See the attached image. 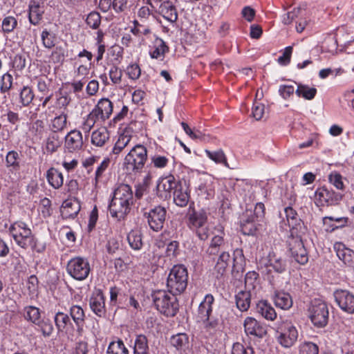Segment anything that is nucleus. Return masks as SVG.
<instances>
[{
  "mask_svg": "<svg viewBox=\"0 0 354 354\" xmlns=\"http://www.w3.org/2000/svg\"><path fill=\"white\" fill-rule=\"evenodd\" d=\"M198 195L204 196L207 199L213 198L214 196V189L212 186V182L206 180L201 183L198 187Z\"/></svg>",
  "mask_w": 354,
  "mask_h": 354,
  "instance_id": "obj_47",
  "label": "nucleus"
},
{
  "mask_svg": "<svg viewBox=\"0 0 354 354\" xmlns=\"http://www.w3.org/2000/svg\"><path fill=\"white\" fill-rule=\"evenodd\" d=\"M329 181L333 184L337 189L344 190V185L342 181V176L339 173H334L329 175Z\"/></svg>",
  "mask_w": 354,
  "mask_h": 354,
  "instance_id": "obj_63",
  "label": "nucleus"
},
{
  "mask_svg": "<svg viewBox=\"0 0 354 354\" xmlns=\"http://www.w3.org/2000/svg\"><path fill=\"white\" fill-rule=\"evenodd\" d=\"M308 316L315 326L323 328L328 322V306L320 299H314L308 308Z\"/></svg>",
  "mask_w": 354,
  "mask_h": 354,
  "instance_id": "obj_5",
  "label": "nucleus"
},
{
  "mask_svg": "<svg viewBox=\"0 0 354 354\" xmlns=\"http://www.w3.org/2000/svg\"><path fill=\"white\" fill-rule=\"evenodd\" d=\"M67 114L62 112L52 120L53 133L62 131L66 126Z\"/></svg>",
  "mask_w": 354,
  "mask_h": 354,
  "instance_id": "obj_53",
  "label": "nucleus"
},
{
  "mask_svg": "<svg viewBox=\"0 0 354 354\" xmlns=\"http://www.w3.org/2000/svg\"><path fill=\"white\" fill-rule=\"evenodd\" d=\"M133 202V194L131 186L120 184L115 189L109 205L111 216L118 221L124 219L130 212Z\"/></svg>",
  "mask_w": 354,
  "mask_h": 354,
  "instance_id": "obj_1",
  "label": "nucleus"
},
{
  "mask_svg": "<svg viewBox=\"0 0 354 354\" xmlns=\"http://www.w3.org/2000/svg\"><path fill=\"white\" fill-rule=\"evenodd\" d=\"M129 246L134 250H140L143 246L142 234L138 230H132L127 234Z\"/></svg>",
  "mask_w": 354,
  "mask_h": 354,
  "instance_id": "obj_35",
  "label": "nucleus"
},
{
  "mask_svg": "<svg viewBox=\"0 0 354 354\" xmlns=\"http://www.w3.org/2000/svg\"><path fill=\"white\" fill-rule=\"evenodd\" d=\"M188 283V272L183 265L174 266L171 269L167 280L168 291L171 295L183 293Z\"/></svg>",
  "mask_w": 354,
  "mask_h": 354,
  "instance_id": "obj_4",
  "label": "nucleus"
},
{
  "mask_svg": "<svg viewBox=\"0 0 354 354\" xmlns=\"http://www.w3.org/2000/svg\"><path fill=\"white\" fill-rule=\"evenodd\" d=\"M162 17L171 23H175L178 19V12L172 1H165L159 8Z\"/></svg>",
  "mask_w": 354,
  "mask_h": 354,
  "instance_id": "obj_23",
  "label": "nucleus"
},
{
  "mask_svg": "<svg viewBox=\"0 0 354 354\" xmlns=\"http://www.w3.org/2000/svg\"><path fill=\"white\" fill-rule=\"evenodd\" d=\"M106 250L109 254L116 257L123 252L121 242L115 238H111L108 241Z\"/></svg>",
  "mask_w": 354,
  "mask_h": 354,
  "instance_id": "obj_48",
  "label": "nucleus"
},
{
  "mask_svg": "<svg viewBox=\"0 0 354 354\" xmlns=\"http://www.w3.org/2000/svg\"><path fill=\"white\" fill-rule=\"evenodd\" d=\"M131 139V136L122 133L120 134L118 138V140L115 143L112 148L110 156L113 155L118 156L121 151L129 145Z\"/></svg>",
  "mask_w": 354,
  "mask_h": 354,
  "instance_id": "obj_41",
  "label": "nucleus"
},
{
  "mask_svg": "<svg viewBox=\"0 0 354 354\" xmlns=\"http://www.w3.org/2000/svg\"><path fill=\"white\" fill-rule=\"evenodd\" d=\"M176 295H169L165 290L154 291L151 297L157 310L167 317L175 316L179 309Z\"/></svg>",
  "mask_w": 354,
  "mask_h": 354,
  "instance_id": "obj_3",
  "label": "nucleus"
},
{
  "mask_svg": "<svg viewBox=\"0 0 354 354\" xmlns=\"http://www.w3.org/2000/svg\"><path fill=\"white\" fill-rule=\"evenodd\" d=\"M295 93L298 97H302L306 100H313L317 94L315 88L309 87L308 85L299 84Z\"/></svg>",
  "mask_w": 354,
  "mask_h": 354,
  "instance_id": "obj_45",
  "label": "nucleus"
},
{
  "mask_svg": "<svg viewBox=\"0 0 354 354\" xmlns=\"http://www.w3.org/2000/svg\"><path fill=\"white\" fill-rule=\"evenodd\" d=\"M83 145L82 135L80 131L73 130L65 138V147L69 152L80 150Z\"/></svg>",
  "mask_w": 354,
  "mask_h": 354,
  "instance_id": "obj_19",
  "label": "nucleus"
},
{
  "mask_svg": "<svg viewBox=\"0 0 354 354\" xmlns=\"http://www.w3.org/2000/svg\"><path fill=\"white\" fill-rule=\"evenodd\" d=\"M168 50L169 48L166 43L162 39H160L155 50L151 53V56L152 58L158 59L160 56L164 55Z\"/></svg>",
  "mask_w": 354,
  "mask_h": 354,
  "instance_id": "obj_60",
  "label": "nucleus"
},
{
  "mask_svg": "<svg viewBox=\"0 0 354 354\" xmlns=\"http://www.w3.org/2000/svg\"><path fill=\"white\" fill-rule=\"evenodd\" d=\"M66 270L71 277L77 281H83L88 277L91 266L86 259L77 257L68 262Z\"/></svg>",
  "mask_w": 354,
  "mask_h": 354,
  "instance_id": "obj_7",
  "label": "nucleus"
},
{
  "mask_svg": "<svg viewBox=\"0 0 354 354\" xmlns=\"http://www.w3.org/2000/svg\"><path fill=\"white\" fill-rule=\"evenodd\" d=\"M17 25V19L14 17L8 16L3 19L1 27L4 32L9 33L13 31Z\"/></svg>",
  "mask_w": 354,
  "mask_h": 354,
  "instance_id": "obj_56",
  "label": "nucleus"
},
{
  "mask_svg": "<svg viewBox=\"0 0 354 354\" xmlns=\"http://www.w3.org/2000/svg\"><path fill=\"white\" fill-rule=\"evenodd\" d=\"M278 342L285 348H290L297 342L298 331L290 322H284L277 330Z\"/></svg>",
  "mask_w": 354,
  "mask_h": 354,
  "instance_id": "obj_8",
  "label": "nucleus"
},
{
  "mask_svg": "<svg viewBox=\"0 0 354 354\" xmlns=\"http://www.w3.org/2000/svg\"><path fill=\"white\" fill-rule=\"evenodd\" d=\"M86 23L92 29H97L101 24V15L97 12H91L86 17Z\"/></svg>",
  "mask_w": 354,
  "mask_h": 354,
  "instance_id": "obj_55",
  "label": "nucleus"
},
{
  "mask_svg": "<svg viewBox=\"0 0 354 354\" xmlns=\"http://www.w3.org/2000/svg\"><path fill=\"white\" fill-rule=\"evenodd\" d=\"M89 305L92 311L99 317L106 314L105 297L102 291L97 290L90 298Z\"/></svg>",
  "mask_w": 354,
  "mask_h": 354,
  "instance_id": "obj_17",
  "label": "nucleus"
},
{
  "mask_svg": "<svg viewBox=\"0 0 354 354\" xmlns=\"http://www.w3.org/2000/svg\"><path fill=\"white\" fill-rule=\"evenodd\" d=\"M101 115V122L108 120L113 113V103L108 98L100 100L94 108Z\"/></svg>",
  "mask_w": 354,
  "mask_h": 354,
  "instance_id": "obj_24",
  "label": "nucleus"
},
{
  "mask_svg": "<svg viewBox=\"0 0 354 354\" xmlns=\"http://www.w3.org/2000/svg\"><path fill=\"white\" fill-rule=\"evenodd\" d=\"M149 351L147 337L142 334L137 335L134 342L133 354H149Z\"/></svg>",
  "mask_w": 354,
  "mask_h": 354,
  "instance_id": "obj_37",
  "label": "nucleus"
},
{
  "mask_svg": "<svg viewBox=\"0 0 354 354\" xmlns=\"http://www.w3.org/2000/svg\"><path fill=\"white\" fill-rule=\"evenodd\" d=\"M257 312L268 320H274L277 317L274 308L267 301H260L257 304Z\"/></svg>",
  "mask_w": 354,
  "mask_h": 354,
  "instance_id": "obj_29",
  "label": "nucleus"
},
{
  "mask_svg": "<svg viewBox=\"0 0 354 354\" xmlns=\"http://www.w3.org/2000/svg\"><path fill=\"white\" fill-rule=\"evenodd\" d=\"M109 77L113 84H120L122 76V71L118 66L113 65L109 72Z\"/></svg>",
  "mask_w": 354,
  "mask_h": 354,
  "instance_id": "obj_61",
  "label": "nucleus"
},
{
  "mask_svg": "<svg viewBox=\"0 0 354 354\" xmlns=\"http://www.w3.org/2000/svg\"><path fill=\"white\" fill-rule=\"evenodd\" d=\"M24 317L26 320L35 324L40 319V310L38 308L29 306L24 308Z\"/></svg>",
  "mask_w": 354,
  "mask_h": 354,
  "instance_id": "obj_51",
  "label": "nucleus"
},
{
  "mask_svg": "<svg viewBox=\"0 0 354 354\" xmlns=\"http://www.w3.org/2000/svg\"><path fill=\"white\" fill-rule=\"evenodd\" d=\"M19 153L14 150L10 151L6 156V166L12 172L18 171L20 169Z\"/></svg>",
  "mask_w": 354,
  "mask_h": 354,
  "instance_id": "obj_36",
  "label": "nucleus"
},
{
  "mask_svg": "<svg viewBox=\"0 0 354 354\" xmlns=\"http://www.w3.org/2000/svg\"><path fill=\"white\" fill-rule=\"evenodd\" d=\"M302 236H290L288 245L292 258L298 263L304 265L308 261V255L302 241Z\"/></svg>",
  "mask_w": 354,
  "mask_h": 354,
  "instance_id": "obj_10",
  "label": "nucleus"
},
{
  "mask_svg": "<svg viewBox=\"0 0 354 354\" xmlns=\"http://www.w3.org/2000/svg\"><path fill=\"white\" fill-rule=\"evenodd\" d=\"M35 98V93L32 88L28 86H24L19 91V102L21 107H28L32 104Z\"/></svg>",
  "mask_w": 354,
  "mask_h": 354,
  "instance_id": "obj_32",
  "label": "nucleus"
},
{
  "mask_svg": "<svg viewBox=\"0 0 354 354\" xmlns=\"http://www.w3.org/2000/svg\"><path fill=\"white\" fill-rule=\"evenodd\" d=\"M306 14V9L301 6L295 8L292 11L288 12L286 17L283 18V23L285 24H290L295 19H301Z\"/></svg>",
  "mask_w": 354,
  "mask_h": 354,
  "instance_id": "obj_49",
  "label": "nucleus"
},
{
  "mask_svg": "<svg viewBox=\"0 0 354 354\" xmlns=\"http://www.w3.org/2000/svg\"><path fill=\"white\" fill-rule=\"evenodd\" d=\"M80 210V205L78 201H66L64 202L62 209L61 214L63 218H74L77 216Z\"/></svg>",
  "mask_w": 354,
  "mask_h": 354,
  "instance_id": "obj_26",
  "label": "nucleus"
},
{
  "mask_svg": "<svg viewBox=\"0 0 354 354\" xmlns=\"http://www.w3.org/2000/svg\"><path fill=\"white\" fill-rule=\"evenodd\" d=\"M268 265L277 273L284 272L287 267L286 261L274 254H269Z\"/></svg>",
  "mask_w": 354,
  "mask_h": 354,
  "instance_id": "obj_39",
  "label": "nucleus"
},
{
  "mask_svg": "<svg viewBox=\"0 0 354 354\" xmlns=\"http://www.w3.org/2000/svg\"><path fill=\"white\" fill-rule=\"evenodd\" d=\"M46 178L48 183L55 189H59L64 183L62 174L54 167H50L47 171Z\"/></svg>",
  "mask_w": 354,
  "mask_h": 354,
  "instance_id": "obj_33",
  "label": "nucleus"
},
{
  "mask_svg": "<svg viewBox=\"0 0 354 354\" xmlns=\"http://www.w3.org/2000/svg\"><path fill=\"white\" fill-rule=\"evenodd\" d=\"M109 140L110 133L106 127L99 128L92 132L91 143L95 147H104Z\"/></svg>",
  "mask_w": 354,
  "mask_h": 354,
  "instance_id": "obj_22",
  "label": "nucleus"
},
{
  "mask_svg": "<svg viewBox=\"0 0 354 354\" xmlns=\"http://www.w3.org/2000/svg\"><path fill=\"white\" fill-rule=\"evenodd\" d=\"M12 76L8 73H5L1 80V91L6 93L8 91L12 85Z\"/></svg>",
  "mask_w": 354,
  "mask_h": 354,
  "instance_id": "obj_62",
  "label": "nucleus"
},
{
  "mask_svg": "<svg viewBox=\"0 0 354 354\" xmlns=\"http://www.w3.org/2000/svg\"><path fill=\"white\" fill-rule=\"evenodd\" d=\"M245 265V259L242 249H236L234 251L232 272H243Z\"/></svg>",
  "mask_w": 354,
  "mask_h": 354,
  "instance_id": "obj_43",
  "label": "nucleus"
},
{
  "mask_svg": "<svg viewBox=\"0 0 354 354\" xmlns=\"http://www.w3.org/2000/svg\"><path fill=\"white\" fill-rule=\"evenodd\" d=\"M170 343L176 350L185 351L189 347V337L186 333H178L171 337Z\"/></svg>",
  "mask_w": 354,
  "mask_h": 354,
  "instance_id": "obj_34",
  "label": "nucleus"
},
{
  "mask_svg": "<svg viewBox=\"0 0 354 354\" xmlns=\"http://www.w3.org/2000/svg\"><path fill=\"white\" fill-rule=\"evenodd\" d=\"M147 160V148L142 145L134 146L124 158V164L128 169L133 172H140Z\"/></svg>",
  "mask_w": 354,
  "mask_h": 354,
  "instance_id": "obj_6",
  "label": "nucleus"
},
{
  "mask_svg": "<svg viewBox=\"0 0 354 354\" xmlns=\"http://www.w3.org/2000/svg\"><path fill=\"white\" fill-rule=\"evenodd\" d=\"M44 11L35 1H31L29 5L28 19L30 24L37 25L42 19Z\"/></svg>",
  "mask_w": 354,
  "mask_h": 354,
  "instance_id": "obj_38",
  "label": "nucleus"
},
{
  "mask_svg": "<svg viewBox=\"0 0 354 354\" xmlns=\"http://www.w3.org/2000/svg\"><path fill=\"white\" fill-rule=\"evenodd\" d=\"M348 220L347 217L325 216L323 218V223L327 226L326 231L333 232L337 229L346 226Z\"/></svg>",
  "mask_w": 354,
  "mask_h": 354,
  "instance_id": "obj_27",
  "label": "nucleus"
},
{
  "mask_svg": "<svg viewBox=\"0 0 354 354\" xmlns=\"http://www.w3.org/2000/svg\"><path fill=\"white\" fill-rule=\"evenodd\" d=\"M274 302L277 307L283 310H288L292 306V299L290 295L282 291L275 292Z\"/></svg>",
  "mask_w": 354,
  "mask_h": 354,
  "instance_id": "obj_30",
  "label": "nucleus"
},
{
  "mask_svg": "<svg viewBox=\"0 0 354 354\" xmlns=\"http://www.w3.org/2000/svg\"><path fill=\"white\" fill-rule=\"evenodd\" d=\"M60 147L59 136L55 133L49 135L46 140V150L48 153H53Z\"/></svg>",
  "mask_w": 354,
  "mask_h": 354,
  "instance_id": "obj_50",
  "label": "nucleus"
},
{
  "mask_svg": "<svg viewBox=\"0 0 354 354\" xmlns=\"http://www.w3.org/2000/svg\"><path fill=\"white\" fill-rule=\"evenodd\" d=\"M69 313L76 326V335L82 337L84 332L85 313L83 308L78 305H73L70 308Z\"/></svg>",
  "mask_w": 354,
  "mask_h": 354,
  "instance_id": "obj_16",
  "label": "nucleus"
},
{
  "mask_svg": "<svg viewBox=\"0 0 354 354\" xmlns=\"http://www.w3.org/2000/svg\"><path fill=\"white\" fill-rule=\"evenodd\" d=\"M110 164V158H106L103 160V161L100 164V165L97 167L95 171V185H97L99 180L102 178L104 172L109 167Z\"/></svg>",
  "mask_w": 354,
  "mask_h": 354,
  "instance_id": "obj_58",
  "label": "nucleus"
},
{
  "mask_svg": "<svg viewBox=\"0 0 354 354\" xmlns=\"http://www.w3.org/2000/svg\"><path fill=\"white\" fill-rule=\"evenodd\" d=\"M205 153L209 159L213 160L216 164H221L227 168L232 169L230 167L227 160V157L222 149H218L214 151L205 149Z\"/></svg>",
  "mask_w": 354,
  "mask_h": 354,
  "instance_id": "obj_42",
  "label": "nucleus"
},
{
  "mask_svg": "<svg viewBox=\"0 0 354 354\" xmlns=\"http://www.w3.org/2000/svg\"><path fill=\"white\" fill-rule=\"evenodd\" d=\"M214 301V298L213 295L207 294L200 304L198 309V317L200 319L201 322L209 319V315H211L212 312V304Z\"/></svg>",
  "mask_w": 354,
  "mask_h": 354,
  "instance_id": "obj_21",
  "label": "nucleus"
},
{
  "mask_svg": "<svg viewBox=\"0 0 354 354\" xmlns=\"http://www.w3.org/2000/svg\"><path fill=\"white\" fill-rule=\"evenodd\" d=\"M343 195L326 187L318 188L315 192V203L317 206H332L339 203Z\"/></svg>",
  "mask_w": 354,
  "mask_h": 354,
  "instance_id": "obj_11",
  "label": "nucleus"
},
{
  "mask_svg": "<svg viewBox=\"0 0 354 354\" xmlns=\"http://www.w3.org/2000/svg\"><path fill=\"white\" fill-rule=\"evenodd\" d=\"M334 297L339 307L344 312L354 313V295L346 290H337L334 292Z\"/></svg>",
  "mask_w": 354,
  "mask_h": 354,
  "instance_id": "obj_13",
  "label": "nucleus"
},
{
  "mask_svg": "<svg viewBox=\"0 0 354 354\" xmlns=\"http://www.w3.org/2000/svg\"><path fill=\"white\" fill-rule=\"evenodd\" d=\"M9 232L17 245L23 249L31 248L33 252L42 253L46 250L45 245H38L37 239L27 225L21 221L12 224Z\"/></svg>",
  "mask_w": 354,
  "mask_h": 354,
  "instance_id": "obj_2",
  "label": "nucleus"
},
{
  "mask_svg": "<svg viewBox=\"0 0 354 354\" xmlns=\"http://www.w3.org/2000/svg\"><path fill=\"white\" fill-rule=\"evenodd\" d=\"M106 354H129V350L125 346L123 341L118 339L115 342H111L107 348Z\"/></svg>",
  "mask_w": 354,
  "mask_h": 354,
  "instance_id": "obj_46",
  "label": "nucleus"
},
{
  "mask_svg": "<svg viewBox=\"0 0 354 354\" xmlns=\"http://www.w3.org/2000/svg\"><path fill=\"white\" fill-rule=\"evenodd\" d=\"M251 292L241 290L235 296L236 307L242 312L247 311L250 306Z\"/></svg>",
  "mask_w": 354,
  "mask_h": 354,
  "instance_id": "obj_28",
  "label": "nucleus"
},
{
  "mask_svg": "<svg viewBox=\"0 0 354 354\" xmlns=\"http://www.w3.org/2000/svg\"><path fill=\"white\" fill-rule=\"evenodd\" d=\"M179 243L171 241L167 245L165 254L168 257H176L178 254Z\"/></svg>",
  "mask_w": 354,
  "mask_h": 354,
  "instance_id": "obj_64",
  "label": "nucleus"
},
{
  "mask_svg": "<svg viewBox=\"0 0 354 354\" xmlns=\"http://www.w3.org/2000/svg\"><path fill=\"white\" fill-rule=\"evenodd\" d=\"M35 325L44 337H49L53 332V326L49 319H40Z\"/></svg>",
  "mask_w": 354,
  "mask_h": 354,
  "instance_id": "obj_52",
  "label": "nucleus"
},
{
  "mask_svg": "<svg viewBox=\"0 0 354 354\" xmlns=\"http://www.w3.org/2000/svg\"><path fill=\"white\" fill-rule=\"evenodd\" d=\"M244 329L248 335L262 338L267 334L266 326L254 318L247 317L244 321Z\"/></svg>",
  "mask_w": 354,
  "mask_h": 354,
  "instance_id": "obj_15",
  "label": "nucleus"
},
{
  "mask_svg": "<svg viewBox=\"0 0 354 354\" xmlns=\"http://www.w3.org/2000/svg\"><path fill=\"white\" fill-rule=\"evenodd\" d=\"M286 220L290 227V236L304 235L307 228L299 218L297 212L290 206L284 209Z\"/></svg>",
  "mask_w": 354,
  "mask_h": 354,
  "instance_id": "obj_12",
  "label": "nucleus"
},
{
  "mask_svg": "<svg viewBox=\"0 0 354 354\" xmlns=\"http://www.w3.org/2000/svg\"><path fill=\"white\" fill-rule=\"evenodd\" d=\"M166 215L167 209L161 205H156L144 214L150 228L155 232H158L162 229L166 220Z\"/></svg>",
  "mask_w": 354,
  "mask_h": 354,
  "instance_id": "obj_9",
  "label": "nucleus"
},
{
  "mask_svg": "<svg viewBox=\"0 0 354 354\" xmlns=\"http://www.w3.org/2000/svg\"><path fill=\"white\" fill-rule=\"evenodd\" d=\"M54 322L58 332L66 331L68 325L71 324V318L68 315L61 311L55 313Z\"/></svg>",
  "mask_w": 354,
  "mask_h": 354,
  "instance_id": "obj_40",
  "label": "nucleus"
},
{
  "mask_svg": "<svg viewBox=\"0 0 354 354\" xmlns=\"http://www.w3.org/2000/svg\"><path fill=\"white\" fill-rule=\"evenodd\" d=\"M338 258L344 262V263L349 267H354V251L349 248H345L344 245L339 244L335 245Z\"/></svg>",
  "mask_w": 354,
  "mask_h": 354,
  "instance_id": "obj_25",
  "label": "nucleus"
},
{
  "mask_svg": "<svg viewBox=\"0 0 354 354\" xmlns=\"http://www.w3.org/2000/svg\"><path fill=\"white\" fill-rule=\"evenodd\" d=\"M101 121V115L93 109L92 111L86 116L83 124L82 129L84 132L88 133L94 127L97 121Z\"/></svg>",
  "mask_w": 354,
  "mask_h": 354,
  "instance_id": "obj_44",
  "label": "nucleus"
},
{
  "mask_svg": "<svg viewBox=\"0 0 354 354\" xmlns=\"http://www.w3.org/2000/svg\"><path fill=\"white\" fill-rule=\"evenodd\" d=\"M260 222H254V223H241V230L243 234L245 235H254L258 226L260 225Z\"/></svg>",
  "mask_w": 354,
  "mask_h": 354,
  "instance_id": "obj_57",
  "label": "nucleus"
},
{
  "mask_svg": "<svg viewBox=\"0 0 354 354\" xmlns=\"http://www.w3.org/2000/svg\"><path fill=\"white\" fill-rule=\"evenodd\" d=\"M318 353L317 345L312 342H305L299 348V354H318Z\"/></svg>",
  "mask_w": 354,
  "mask_h": 354,
  "instance_id": "obj_59",
  "label": "nucleus"
},
{
  "mask_svg": "<svg viewBox=\"0 0 354 354\" xmlns=\"http://www.w3.org/2000/svg\"><path fill=\"white\" fill-rule=\"evenodd\" d=\"M188 225L190 229L198 228L206 225L207 221V212L204 209L196 211L192 209L188 215Z\"/></svg>",
  "mask_w": 354,
  "mask_h": 354,
  "instance_id": "obj_20",
  "label": "nucleus"
},
{
  "mask_svg": "<svg viewBox=\"0 0 354 354\" xmlns=\"http://www.w3.org/2000/svg\"><path fill=\"white\" fill-rule=\"evenodd\" d=\"M190 199V193L189 187L186 184H183L180 181L173 192V200L174 203L180 207L187 205Z\"/></svg>",
  "mask_w": 354,
  "mask_h": 354,
  "instance_id": "obj_18",
  "label": "nucleus"
},
{
  "mask_svg": "<svg viewBox=\"0 0 354 354\" xmlns=\"http://www.w3.org/2000/svg\"><path fill=\"white\" fill-rule=\"evenodd\" d=\"M180 180L173 175L162 178L156 186V194L160 199H167L171 197V192L174 191Z\"/></svg>",
  "mask_w": 354,
  "mask_h": 354,
  "instance_id": "obj_14",
  "label": "nucleus"
},
{
  "mask_svg": "<svg viewBox=\"0 0 354 354\" xmlns=\"http://www.w3.org/2000/svg\"><path fill=\"white\" fill-rule=\"evenodd\" d=\"M225 246L223 236L216 235L212 239L206 252L210 256H215L225 250Z\"/></svg>",
  "mask_w": 354,
  "mask_h": 354,
  "instance_id": "obj_31",
  "label": "nucleus"
},
{
  "mask_svg": "<svg viewBox=\"0 0 354 354\" xmlns=\"http://www.w3.org/2000/svg\"><path fill=\"white\" fill-rule=\"evenodd\" d=\"M259 278V274L256 272H248L245 274V288L246 290H250V292L253 290L255 287L257 281Z\"/></svg>",
  "mask_w": 354,
  "mask_h": 354,
  "instance_id": "obj_54",
  "label": "nucleus"
}]
</instances>
